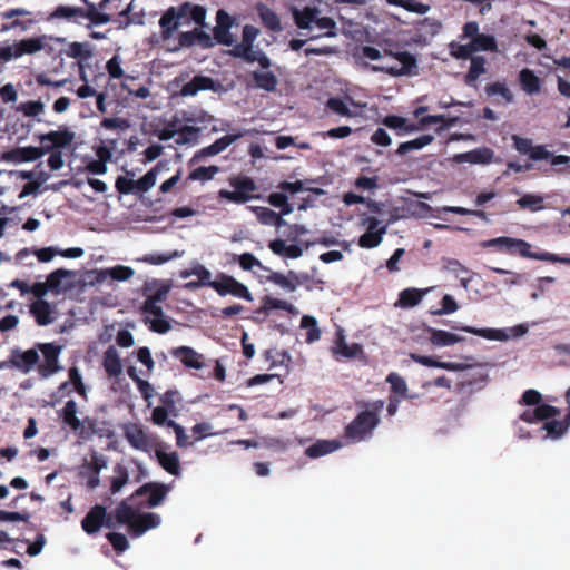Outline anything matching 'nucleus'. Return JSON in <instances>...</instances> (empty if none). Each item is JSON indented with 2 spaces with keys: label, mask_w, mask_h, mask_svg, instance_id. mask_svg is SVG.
I'll return each mask as SVG.
<instances>
[{
  "label": "nucleus",
  "mask_w": 570,
  "mask_h": 570,
  "mask_svg": "<svg viewBox=\"0 0 570 570\" xmlns=\"http://www.w3.org/2000/svg\"><path fill=\"white\" fill-rule=\"evenodd\" d=\"M66 55L70 58L88 60L92 56L91 47L88 42L69 43Z\"/></svg>",
  "instance_id": "nucleus-56"
},
{
  "label": "nucleus",
  "mask_w": 570,
  "mask_h": 570,
  "mask_svg": "<svg viewBox=\"0 0 570 570\" xmlns=\"http://www.w3.org/2000/svg\"><path fill=\"white\" fill-rule=\"evenodd\" d=\"M134 269L129 266L117 265L111 268H106L99 272L98 281H104L107 276L115 281H128L134 275Z\"/></svg>",
  "instance_id": "nucleus-40"
},
{
  "label": "nucleus",
  "mask_w": 570,
  "mask_h": 570,
  "mask_svg": "<svg viewBox=\"0 0 570 570\" xmlns=\"http://www.w3.org/2000/svg\"><path fill=\"white\" fill-rule=\"evenodd\" d=\"M504 240L507 243H504L505 245H503V253H507L510 255L518 254L523 258H531V259H537V261L570 265V257L561 256V255L549 253V252H541V253L531 252V244L524 239L505 236Z\"/></svg>",
  "instance_id": "nucleus-4"
},
{
  "label": "nucleus",
  "mask_w": 570,
  "mask_h": 570,
  "mask_svg": "<svg viewBox=\"0 0 570 570\" xmlns=\"http://www.w3.org/2000/svg\"><path fill=\"white\" fill-rule=\"evenodd\" d=\"M171 356L179 360L185 367L200 370L204 366V355L189 346L173 348Z\"/></svg>",
  "instance_id": "nucleus-18"
},
{
  "label": "nucleus",
  "mask_w": 570,
  "mask_h": 570,
  "mask_svg": "<svg viewBox=\"0 0 570 570\" xmlns=\"http://www.w3.org/2000/svg\"><path fill=\"white\" fill-rule=\"evenodd\" d=\"M29 311L39 326H47L53 322L52 307L45 299H37L31 303Z\"/></svg>",
  "instance_id": "nucleus-24"
},
{
  "label": "nucleus",
  "mask_w": 570,
  "mask_h": 570,
  "mask_svg": "<svg viewBox=\"0 0 570 570\" xmlns=\"http://www.w3.org/2000/svg\"><path fill=\"white\" fill-rule=\"evenodd\" d=\"M87 9L81 7L58 6L50 14V19H65L77 22L79 19H88L91 24L99 26L111 21L110 14L98 12L96 3L89 0H81Z\"/></svg>",
  "instance_id": "nucleus-3"
},
{
  "label": "nucleus",
  "mask_w": 570,
  "mask_h": 570,
  "mask_svg": "<svg viewBox=\"0 0 570 570\" xmlns=\"http://www.w3.org/2000/svg\"><path fill=\"white\" fill-rule=\"evenodd\" d=\"M102 365L110 377L121 375L122 364L115 346H109L104 353Z\"/></svg>",
  "instance_id": "nucleus-26"
},
{
  "label": "nucleus",
  "mask_w": 570,
  "mask_h": 570,
  "mask_svg": "<svg viewBox=\"0 0 570 570\" xmlns=\"http://www.w3.org/2000/svg\"><path fill=\"white\" fill-rule=\"evenodd\" d=\"M473 51H495L497 41L492 35L479 33L471 40Z\"/></svg>",
  "instance_id": "nucleus-58"
},
{
  "label": "nucleus",
  "mask_w": 570,
  "mask_h": 570,
  "mask_svg": "<svg viewBox=\"0 0 570 570\" xmlns=\"http://www.w3.org/2000/svg\"><path fill=\"white\" fill-rule=\"evenodd\" d=\"M520 209L529 210L532 213L544 209V197L538 194H524L515 202Z\"/></svg>",
  "instance_id": "nucleus-36"
},
{
  "label": "nucleus",
  "mask_w": 570,
  "mask_h": 570,
  "mask_svg": "<svg viewBox=\"0 0 570 570\" xmlns=\"http://www.w3.org/2000/svg\"><path fill=\"white\" fill-rule=\"evenodd\" d=\"M37 353L41 352L43 356V362L41 364H37V371L40 377L48 379L53 374L60 372L62 366L59 364V357L62 352L63 346L56 343H37Z\"/></svg>",
  "instance_id": "nucleus-6"
},
{
  "label": "nucleus",
  "mask_w": 570,
  "mask_h": 570,
  "mask_svg": "<svg viewBox=\"0 0 570 570\" xmlns=\"http://www.w3.org/2000/svg\"><path fill=\"white\" fill-rule=\"evenodd\" d=\"M236 19L226 10L219 9L216 12V26L213 29L214 38L219 45L233 46L235 40L230 33V28L235 24Z\"/></svg>",
  "instance_id": "nucleus-10"
},
{
  "label": "nucleus",
  "mask_w": 570,
  "mask_h": 570,
  "mask_svg": "<svg viewBox=\"0 0 570 570\" xmlns=\"http://www.w3.org/2000/svg\"><path fill=\"white\" fill-rule=\"evenodd\" d=\"M383 125L390 129L397 130L401 129L405 132H412L417 129V127L413 124L407 125V121L402 116L389 115L383 118Z\"/></svg>",
  "instance_id": "nucleus-59"
},
{
  "label": "nucleus",
  "mask_w": 570,
  "mask_h": 570,
  "mask_svg": "<svg viewBox=\"0 0 570 570\" xmlns=\"http://www.w3.org/2000/svg\"><path fill=\"white\" fill-rule=\"evenodd\" d=\"M386 382L391 386V392L394 394V396H399L400 399H406L407 395V384L405 380L397 373L391 372L386 376Z\"/></svg>",
  "instance_id": "nucleus-49"
},
{
  "label": "nucleus",
  "mask_w": 570,
  "mask_h": 570,
  "mask_svg": "<svg viewBox=\"0 0 570 570\" xmlns=\"http://www.w3.org/2000/svg\"><path fill=\"white\" fill-rule=\"evenodd\" d=\"M570 426L569 421L564 417L562 421L550 420L547 421L543 425V429L547 431V434L551 438H560L566 433L568 428Z\"/></svg>",
  "instance_id": "nucleus-62"
},
{
  "label": "nucleus",
  "mask_w": 570,
  "mask_h": 570,
  "mask_svg": "<svg viewBox=\"0 0 570 570\" xmlns=\"http://www.w3.org/2000/svg\"><path fill=\"white\" fill-rule=\"evenodd\" d=\"M267 281L289 292H294L299 285L298 276L293 271L288 273V276H285L279 272H271Z\"/></svg>",
  "instance_id": "nucleus-33"
},
{
  "label": "nucleus",
  "mask_w": 570,
  "mask_h": 570,
  "mask_svg": "<svg viewBox=\"0 0 570 570\" xmlns=\"http://www.w3.org/2000/svg\"><path fill=\"white\" fill-rule=\"evenodd\" d=\"M301 327L306 328V343L311 344L321 338V330L317 326V321L314 316L304 315L301 320Z\"/></svg>",
  "instance_id": "nucleus-53"
},
{
  "label": "nucleus",
  "mask_w": 570,
  "mask_h": 570,
  "mask_svg": "<svg viewBox=\"0 0 570 570\" xmlns=\"http://www.w3.org/2000/svg\"><path fill=\"white\" fill-rule=\"evenodd\" d=\"M272 309H283V311H286V312H293L294 306L291 303L286 302V301H283V299H279V298H274V297H271V296H265L263 298V305L258 309V312L267 314Z\"/></svg>",
  "instance_id": "nucleus-60"
},
{
  "label": "nucleus",
  "mask_w": 570,
  "mask_h": 570,
  "mask_svg": "<svg viewBox=\"0 0 570 570\" xmlns=\"http://www.w3.org/2000/svg\"><path fill=\"white\" fill-rule=\"evenodd\" d=\"M114 514L118 523L127 524L130 530L131 524L135 522L137 512L127 503V501L124 500L116 507Z\"/></svg>",
  "instance_id": "nucleus-41"
},
{
  "label": "nucleus",
  "mask_w": 570,
  "mask_h": 570,
  "mask_svg": "<svg viewBox=\"0 0 570 570\" xmlns=\"http://www.w3.org/2000/svg\"><path fill=\"white\" fill-rule=\"evenodd\" d=\"M362 56L371 60H379L382 57H391L399 62L396 65L372 66L373 71L384 72L392 77L412 76L417 73V61L414 55L407 51H393L385 49L383 53L375 47L363 46L361 48Z\"/></svg>",
  "instance_id": "nucleus-1"
},
{
  "label": "nucleus",
  "mask_w": 570,
  "mask_h": 570,
  "mask_svg": "<svg viewBox=\"0 0 570 570\" xmlns=\"http://www.w3.org/2000/svg\"><path fill=\"white\" fill-rule=\"evenodd\" d=\"M119 16L124 18L120 21V27L126 28L131 23L142 24L144 23V13L134 12V1H130L125 8L119 11Z\"/></svg>",
  "instance_id": "nucleus-55"
},
{
  "label": "nucleus",
  "mask_w": 570,
  "mask_h": 570,
  "mask_svg": "<svg viewBox=\"0 0 570 570\" xmlns=\"http://www.w3.org/2000/svg\"><path fill=\"white\" fill-rule=\"evenodd\" d=\"M220 170V168L216 165H212V166H200V167H197L196 169L191 170L188 175V180H193V181H202V183H205V181H209L214 178V176L216 174H218Z\"/></svg>",
  "instance_id": "nucleus-54"
},
{
  "label": "nucleus",
  "mask_w": 570,
  "mask_h": 570,
  "mask_svg": "<svg viewBox=\"0 0 570 570\" xmlns=\"http://www.w3.org/2000/svg\"><path fill=\"white\" fill-rule=\"evenodd\" d=\"M363 224L366 225L367 229L360 236L358 246L368 249L377 247L386 233V226L379 227L380 220L373 216L366 217Z\"/></svg>",
  "instance_id": "nucleus-12"
},
{
  "label": "nucleus",
  "mask_w": 570,
  "mask_h": 570,
  "mask_svg": "<svg viewBox=\"0 0 570 570\" xmlns=\"http://www.w3.org/2000/svg\"><path fill=\"white\" fill-rule=\"evenodd\" d=\"M135 174L127 171L126 176H118L115 181V187L120 195L138 194L136 180L132 179Z\"/></svg>",
  "instance_id": "nucleus-52"
},
{
  "label": "nucleus",
  "mask_w": 570,
  "mask_h": 570,
  "mask_svg": "<svg viewBox=\"0 0 570 570\" xmlns=\"http://www.w3.org/2000/svg\"><path fill=\"white\" fill-rule=\"evenodd\" d=\"M106 508L101 504L92 507L81 521L82 530L89 534H96L104 525Z\"/></svg>",
  "instance_id": "nucleus-19"
},
{
  "label": "nucleus",
  "mask_w": 570,
  "mask_h": 570,
  "mask_svg": "<svg viewBox=\"0 0 570 570\" xmlns=\"http://www.w3.org/2000/svg\"><path fill=\"white\" fill-rule=\"evenodd\" d=\"M384 407L383 400H376L367 404V409L360 412L354 420L346 425L344 438L355 443L370 438L373 430L380 424V412Z\"/></svg>",
  "instance_id": "nucleus-2"
},
{
  "label": "nucleus",
  "mask_w": 570,
  "mask_h": 570,
  "mask_svg": "<svg viewBox=\"0 0 570 570\" xmlns=\"http://www.w3.org/2000/svg\"><path fill=\"white\" fill-rule=\"evenodd\" d=\"M181 395L177 390H167L160 396V406L167 409V411L170 412V415L176 417L179 414V409L177 407V404L181 403Z\"/></svg>",
  "instance_id": "nucleus-43"
},
{
  "label": "nucleus",
  "mask_w": 570,
  "mask_h": 570,
  "mask_svg": "<svg viewBox=\"0 0 570 570\" xmlns=\"http://www.w3.org/2000/svg\"><path fill=\"white\" fill-rule=\"evenodd\" d=\"M332 352L336 360H340V356L344 358H354L363 353V348L358 343L348 345L344 335L338 333L335 346L332 348Z\"/></svg>",
  "instance_id": "nucleus-25"
},
{
  "label": "nucleus",
  "mask_w": 570,
  "mask_h": 570,
  "mask_svg": "<svg viewBox=\"0 0 570 570\" xmlns=\"http://www.w3.org/2000/svg\"><path fill=\"white\" fill-rule=\"evenodd\" d=\"M255 212L259 223L263 225H269L279 228L287 224L286 220L278 213L267 207H256Z\"/></svg>",
  "instance_id": "nucleus-39"
},
{
  "label": "nucleus",
  "mask_w": 570,
  "mask_h": 570,
  "mask_svg": "<svg viewBox=\"0 0 570 570\" xmlns=\"http://www.w3.org/2000/svg\"><path fill=\"white\" fill-rule=\"evenodd\" d=\"M224 88L220 81L215 80L208 76L196 75L190 81L186 82L181 87L180 95L184 97H190L203 90L220 92Z\"/></svg>",
  "instance_id": "nucleus-13"
},
{
  "label": "nucleus",
  "mask_w": 570,
  "mask_h": 570,
  "mask_svg": "<svg viewBox=\"0 0 570 570\" xmlns=\"http://www.w3.org/2000/svg\"><path fill=\"white\" fill-rule=\"evenodd\" d=\"M75 139V134L70 131L68 128L52 130L47 134H43L39 137L41 142L40 147H48L49 153L51 150H58L59 148H66Z\"/></svg>",
  "instance_id": "nucleus-15"
},
{
  "label": "nucleus",
  "mask_w": 570,
  "mask_h": 570,
  "mask_svg": "<svg viewBox=\"0 0 570 570\" xmlns=\"http://www.w3.org/2000/svg\"><path fill=\"white\" fill-rule=\"evenodd\" d=\"M57 255L53 247H43L40 249L22 248L16 254V262L23 266H32L33 262H26V258L36 256L41 263L50 262Z\"/></svg>",
  "instance_id": "nucleus-20"
},
{
  "label": "nucleus",
  "mask_w": 570,
  "mask_h": 570,
  "mask_svg": "<svg viewBox=\"0 0 570 570\" xmlns=\"http://www.w3.org/2000/svg\"><path fill=\"white\" fill-rule=\"evenodd\" d=\"M471 63L469 71L465 75L464 82L468 86H472L479 79V77L485 73V58L482 56H472L470 58Z\"/></svg>",
  "instance_id": "nucleus-38"
},
{
  "label": "nucleus",
  "mask_w": 570,
  "mask_h": 570,
  "mask_svg": "<svg viewBox=\"0 0 570 570\" xmlns=\"http://www.w3.org/2000/svg\"><path fill=\"white\" fill-rule=\"evenodd\" d=\"M115 476L110 482V491L112 494L118 493L129 480V473L126 466L122 464H116L114 468Z\"/></svg>",
  "instance_id": "nucleus-57"
},
{
  "label": "nucleus",
  "mask_w": 570,
  "mask_h": 570,
  "mask_svg": "<svg viewBox=\"0 0 570 570\" xmlns=\"http://www.w3.org/2000/svg\"><path fill=\"white\" fill-rule=\"evenodd\" d=\"M187 6L169 7L159 19L160 37L164 41L169 40L174 32L184 22V9Z\"/></svg>",
  "instance_id": "nucleus-9"
},
{
  "label": "nucleus",
  "mask_w": 570,
  "mask_h": 570,
  "mask_svg": "<svg viewBox=\"0 0 570 570\" xmlns=\"http://www.w3.org/2000/svg\"><path fill=\"white\" fill-rule=\"evenodd\" d=\"M169 490L170 488L164 483L147 482L139 487L134 492L132 497H142L148 494L147 507L155 508L164 501Z\"/></svg>",
  "instance_id": "nucleus-14"
},
{
  "label": "nucleus",
  "mask_w": 570,
  "mask_h": 570,
  "mask_svg": "<svg viewBox=\"0 0 570 570\" xmlns=\"http://www.w3.org/2000/svg\"><path fill=\"white\" fill-rule=\"evenodd\" d=\"M532 414L537 417V422L553 419L560 414V410L549 404H538Z\"/></svg>",
  "instance_id": "nucleus-64"
},
{
  "label": "nucleus",
  "mask_w": 570,
  "mask_h": 570,
  "mask_svg": "<svg viewBox=\"0 0 570 570\" xmlns=\"http://www.w3.org/2000/svg\"><path fill=\"white\" fill-rule=\"evenodd\" d=\"M314 180L313 179H306L305 181H302V180H296L294 183H289V181H282L278 184L277 188L283 190V191H288L291 194H296L298 191H302V190H308V191H312L313 194L315 195H323L325 191L322 189V188H311V187H305L304 184H308V183H313Z\"/></svg>",
  "instance_id": "nucleus-50"
},
{
  "label": "nucleus",
  "mask_w": 570,
  "mask_h": 570,
  "mask_svg": "<svg viewBox=\"0 0 570 570\" xmlns=\"http://www.w3.org/2000/svg\"><path fill=\"white\" fill-rule=\"evenodd\" d=\"M429 333L430 342L439 347L451 346L464 340V337L444 330L429 328Z\"/></svg>",
  "instance_id": "nucleus-30"
},
{
  "label": "nucleus",
  "mask_w": 570,
  "mask_h": 570,
  "mask_svg": "<svg viewBox=\"0 0 570 570\" xmlns=\"http://www.w3.org/2000/svg\"><path fill=\"white\" fill-rule=\"evenodd\" d=\"M229 185L234 190L220 189L218 196L235 204H245L254 198V193L257 190V185L248 176H235L229 178Z\"/></svg>",
  "instance_id": "nucleus-5"
},
{
  "label": "nucleus",
  "mask_w": 570,
  "mask_h": 570,
  "mask_svg": "<svg viewBox=\"0 0 570 570\" xmlns=\"http://www.w3.org/2000/svg\"><path fill=\"white\" fill-rule=\"evenodd\" d=\"M145 323L148 324L151 332L158 334H165L171 328L170 322L164 313L161 316H154V318L146 317Z\"/></svg>",
  "instance_id": "nucleus-63"
},
{
  "label": "nucleus",
  "mask_w": 570,
  "mask_h": 570,
  "mask_svg": "<svg viewBox=\"0 0 570 570\" xmlns=\"http://www.w3.org/2000/svg\"><path fill=\"white\" fill-rule=\"evenodd\" d=\"M49 153L48 147H16L1 155V160L8 163H29L35 161Z\"/></svg>",
  "instance_id": "nucleus-11"
},
{
  "label": "nucleus",
  "mask_w": 570,
  "mask_h": 570,
  "mask_svg": "<svg viewBox=\"0 0 570 570\" xmlns=\"http://www.w3.org/2000/svg\"><path fill=\"white\" fill-rule=\"evenodd\" d=\"M494 157V151L490 148H475L468 153L461 154L459 158L470 164H490Z\"/></svg>",
  "instance_id": "nucleus-32"
},
{
  "label": "nucleus",
  "mask_w": 570,
  "mask_h": 570,
  "mask_svg": "<svg viewBox=\"0 0 570 570\" xmlns=\"http://www.w3.org/2000/svg\"><path fill=\"white\" fill-rule=\"evenodd\" d=\"M165 167L163 161H159L155 167L148 170L141 178L136 180L138 194H144L153 188L156 184L157 175L160 169Z\"/></svg>",
  "instance_id": "nucleus-42"
},
{
  "label": "nucleus",
  "mask_w": 570,
  "mask_h": 570,
  "mask_svg": "<svg viewBox=\"0 0 570 570\" xmlns=\"http://www.w3.org/2000/svg\"><path fill=\"white\" fill-rule=\"evenodd\" d=\"M169 291L170 286L168 284L159 282V287L145 299L141 306L142 313L153 316H161L163 308L159 303L166 301Z\"/></svg>",
  "instance_id": "nucleus-17"
},
{
  "label": "nucleus",
  "mask_w": 570,
  "mask_h": 570,
  "mask_svg": "<svg viewBox=\"0 0 570 570\" xmlns=\"http://www.w3.org/2000/svg\"><path fill=\"white\" fill-rule=\"evenodd\" d=\"M256 11L265 28L273 32L282 31V24L278 16L266 4L259 2L256 4Z\"/></svg>",
  "instance_id": "nucleus-28"
},
{
  "label": "nucleus",
  "mask_w": 570,
  "mask_h": 570,
  "mask_svg": "<svg viewBox=\"0 0 570 570\" xmlns=\"http://www.w3.org/2000/svg\"><path fill=\"white\" fill-rule=\"evenodd\" d=\"M519 83L521 89L528 95L539 94L541 90V80L540 78L528 68H523L519 72Z\"/></svg>",
  "instance_id": "nucleus-27"
},
{
  "label": "nucleus",
  "mask_w": 570,
  "mask_h": 570,
  "mask_svg": "<svg viewBox=\"0 0 570 570\" xmlns=\"http://www.w3.org/2000/svg\"><path fill=\"white\" fill-rule=\"evenodd\" d=\"M47 36H40L35 38L22 39L16 42V47L18 48V55L22 57L23 55H32L46 47Z\"/></svg>",
  "instance_id": "nucleus-31"
},
{
  "label": "nucleus",
  "mask_w": 570,
  "mask_h": 570,
  "mask_svg": "<svg viewBox=\"0 0 570 570\" xmlns=\"http://www.w3.org/2000/svg\"><path fill=\"white\" fill-rule=\"evenodd\" d=\"M163 444L155 450V455L158 460L159 465L169 474L179 476L181 474V468L179 462V455L177 452H165Z\"/></svg>",
  "instance_id": "nucleus-22"
},
{
  "label": "nucleus",
  "mask_w": 570,
  "mask_h": 570,
  "mask_svg": "<svg viewBox=\"0 0 570 570\" xmlns=\"http://www.w3.org/2000/svg\"><path fill=\"white\" fill-rule=\"evenodd\" d=\"M433 140L434 137L432 135H422L413 140L400 144L396 149V154L406 155L412 150L422 149L423 147L430 145Z\"/></svg>",
  "instance_id": "nucleus-44"
},
{
  "label": "nucleus",
  "mask_w": 570,
  "mask_h": 570,
  "mask_svg": "<svg viewBox=\"0 0 570 570\" xmlns=\"http://www.w3.org/2000/svg\"><path fill=\"white\" fill-rule=\"evenodd\" d=\"M338 448L340 443L336 441L318 440L305 450V454L315 459L332 453Z\"/></svg>",
  "instance_id": "nucleus-35"
},
{
  "label": "nucleus",
  "mask_w": 570,
  "mask_h": 570,
  "mask_svg": "<svg viewBox=\"0 0 570 570\" xmlns=\"http://www.w3.org/2000/svg\"><path fill=\"white\" fill-rule=\"evenodd\" d=\"M213 289L222 297L232 295L252 302L253 295L248 287L226 273H218L214 279Z\"/></svg>",
  "instance_id": "nucleus-7"
},
{
  "label": "nucleus",
  "mask_w": 570,
  "mask_h": 570,
  "mask_svg": "<svg viewBox=\"0 0 570 570\" xmlns=\"http://www.w3.org/2000/svg\"><path fill=\"white\" fill-rule=\"evenodd\" d=\"M78 406L75 400H69L66 402L65 406L60 412V416L62 422L70 428L72 432L79 430L81 426L80 420L77 416Z\"/></svg>",
  "instance_id": "nucleus-34"
},
{
  "label": "nucleus",
  "mask_w": 570,
  "mask_h": 570,
  "mask_svg": "<svg viewBox=\"0 0 570 570\" xmlns=\"http://www.w3.org/2000/svg\"><path fill=\"white\" fill-rule=\"evenodd\" d=\"M484 92L488 97L501 96L505 104H511L514 100L512 91L508 88L504 82L495 81L488 83L484 88Z\"/></svg>",
  "instance_id": "nucleus-46"
},
{
  "label": "nucleus",
  "mask_w": 570,
  "mask_h": 570,
  "mask_svg": "<svg viewBox=\"0 0 570 570\" xmlns=\"http://www.w3.org/2000/svg\"><path fill=\"white\" fill-rule=\"evenodd\" d=\"M255 87L272 92L276 90L278 80L272 71H254L252 73Z\"/></svg>",
  "instance_id": "nucleus-37"
},
{
  "label": "nucleus",
  "mask_w": 570,
  "mask_h": 570,
  "mask_svg": "<svg viewBox=\"0 0 570 570\" xmlns=\"http://www.w3.org/2000/svg\"><path fill=\"white\" fill-rule=\"evenodd\" d=\"M425 292L417 288H405L399 295V304L402 307H414L423 298Z\"/></svg>",
  "instance_id": "nucleus-48"
},
{
  "label": "nucleus",
  "mask_w": 570,
  "mask_h": 570,
  "mask_svg": "<svg viewBox=\"0 0 570 570\" xmlns=\"http://www.w3.org/2000/svg\"><path fill=\"white\" fill-rule=\"evenodd\" d=\"M263 355L265 361L269 363V368L278 365H287L292 360L289 353L285 350L277 351L276 348H269L266 350Z\"/></svg>",
  "instance_id": "nucleus-51"
},
{
  "label": "nucleus",
  "mask_w": 570,
  "mask_h": 570,
  "mask_svg": "<svg viewBox=\"0 0 570 570\" xmlns=\"http://www.w3.org/2000/svg\"><path fill=\"white\" fill-rule=\"evenodd\" d=\"M160 524V517L157 513L147 512L136 515L135 522L131 524L130 534L134 538L142 535L146 531L155 529Z\"/></svg>",
  "instance_id": "nucleus-21"
},
{
  "label": "nucleus",
  "mask_w": 570,
  "mask_h": 570,
  "mask_svg": "<svg viewBox=\"0 0 570 570\" xmlns=\"http://www.w3.org/2000/svg\"><path fill=\"white\" fill-rule=\"evenodd\" d=\"M73 276V273L71 271L65 269V268H58L53 272H51L47 276V285L50 291L59 293L61 282L63 278H70Z\"/></svg>",
  "instance_id": "nucleus-61"
},
{
  "label": "nucleus",
  "mask_w": 570,
  "mask_h": 570,
  "mask_svg": "<svg viewBox=\"0 0 570 570\" xmlns=\"http://www.w3.org/2000/svg\"><path fill=\"white\" fill-rule=\"evenodd\" d=\"M127 442L136 450L147 452L150 446V438L144 428L138 423H129L124 429Z\"/></svg>",
  "instance_id": "nucleus-16"
},
{
  "label": "nucleus",
  "mask_w": 570,
  "mask_h": 570,
  "mask_svg": "<svg viewBox=\"0 0 570 570\" xmlns=\"http://www.w3.org/2000/svg\"><path fill=\"white\" fill-rule=\"evenodd\" d=\"M318 10L316 8L306 7L302 11L295 10L293 13L295 24L299 29H308L315 22Z\"/></svg>",
  "instance_id": "nucleus-45"
},
{
  "label": "nucleus",
  "mask_w": 570,
  "mask_h": 570,
  "mask_svg": "<svg viewBox=\"0 0 570 570\" xmlns=\"http://www.w3.org/2000/svg\"><path fill=\"white\" fill-rule=\"evenodd\" d=\"M181 6H187L184 9V22L193 20L196 24L204 26L206 19V9L199 4H193L190 2H184Z\"/></svg>",
  "instance_id": "nucleus-47"
},
{
  "label": "nucleus",
  "mask_w": 570,
  "mask_h": 570,
  "mask_svg": "<svg viewBox=\"0 0 570 570\" xmlns=\"http://www.w3.org/2000/svg\"><path fill=\"white\" fill-rule=\"evenodd\" d=\"M268 247L275 255L292 259H296L303 255V249L298 245H287L283 239L271 240Z\"/></svg>",
  "instance_id": "nucleus-29"
},
{
  "label": "nucleus",
  "mask_w": 570,
  "mask_h": 570,
  "mask_svg": "<svg viewBox=\"0 0 570 570\" xmlns=\"http://www.w3.org/2000/svg\"><path fill=\"white\" fill-rule=\"evenodd\" d=\"M39 363V354L37 347L21 351L13 348L8 360L0 362V368H17L20 372L27 374Z\"/></svg>",
  "instance_id": "nucleus-8"
},
{
  "label": "nucleus",
  "mask_w": 570,
  "mask_h": 570,
  "mask_svg": "<svg viewBox=\"0 0 570 570\" xmlns=\"http://www.w3.org/2000/svg\"><path fill=\"white\" fill-rule=\"evenodd\" d=\"M410 357L415 363H419L421 365H424L428 367L443 368V370L452 371V372L463 371L469 367V365H466V364L455 363V362H442V361H438L431 356L420 355L416 353H411Z\"/></svg>",
  "instance_id": "nucleus-23"
}]
</instances>
